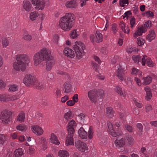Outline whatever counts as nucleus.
I'll return each mask as SVG.
<instances>
[{
  "mask_svg": "<svg viewBox=\"0 0 157 157\" xmlns=\"http://www.w3.org/2000/svg\"><path fill=\"white\" fill-rule=\"evenodd\" d=\"M39 15L38 12L34 11L30 13V18L32 21L35 20Z\"/></svg>",
  "mask_w": 157,
  "mask_h": 157,
  "instance_id": "obj_40",
  "label": "nucleus"
},
{
  "mask_svg": "<svg viewBox=\"0 0 157 157\" xmlns=\"http://www.w3.org/2000/svg\"><path fill=\"white\" fill-rule=\"evenodd\" d=\"M25 118V113L23 112H21L17 117V121H20L21 122H23L24 121Z\"/></svg>",
  "mask_w": 157,
  "mask_h": 157,
  "instance_id": "obj_35",
  "label": "nucleus"
},
{
  "mask_svg": "<svg viewBox=\"0 0 157 157\" xmlns=\"http://www.w3.org/2000/svg\"><path fill=\"white\" fill-rule=\"evenodd\" d=\"M115 91L121 96L124 97L126 95L125 92L124 91H123L122 89L119 86H117L115 89Z\"/></svg>",
  "mask_w": 157,
  "mask_h": 157,
  "instance_id": "obj_36",
  "label": "nucleus"
},
{
  "mask_svg": "<svg viewBox=\"0 0 157 157\" xmlns=\"http://www.w3.org/2000/svg\"><path fill=\"white\" fill-rule=\"evenodd\" d=\"M36 78L31 74H27L25 76L23 82L24 84L27 86L33 85Z\"/></svg>",
  "mask_w": 157,
  "mask_h": 157,
  "instance_id": "obj_6",
  "label": "nucleus"
},
{
  "mask_svg": "<svg viewBox=\"0 0 157 157\" xmlns=\"http://www.w3.org/2000/svg\"><path fill=\"white\" fill-rule=\"evenodd\" d=\"M9 42L7 38H4L2 40V45L3 48H6L9 45Z\"/></svg>",
  "mask_w": 157,
  "mask_h": 157,
  "instance_id": "obj_43",
  "label": "nucleus"
},
{
  "mask_svg": "<svg viewBox=\"0 0 157 157\" xmlns=\"http://www.w3.org/2000/svg\"><path fill=\"white\" fill-rule=\"evenodd\" d=\"M108 126V131L109 133L113 136L116 137L121 135L122 133L121 131L116 132L114 130L113 127L112 123L109 121L107 122Z\"/></svg>",
  "mask_w": 157,
  "mask_h": 157,
  "instance_id": "obj_8",
  "label": "nucleus"
},
{
  "mask_svg": "<svg viewBox=\"0 0 157 157\" xmlns=\"http://www.w3.org/2000/svg\"><path fill=\"white\" fill-rule=\"evenodd\" d=\"M142 15L144 17H151L154 16L153 13L150 11H146L143 13Z\"/></svg>",
  "mask_w": 157,
  "mask_h": 157,
  "instance_id": "obj_44",
  "label": "nucleus"
},
{
  "mask_svg": "<svg viewBox=\"0 0 157 157\" xmlns=\"http://www.w3.org/2000/svg\"><path fill=\"white\" fill-rule=\"evenodd\" d=\"M50 140L51 143L57 145H59L60 144L56 136L54 133H52L51 134V137Z\"/></svg>",
  "mask_w": 157,
  "mask_h": 157,
  "instance_id": "obj_29",
  "label": "nucleus"
},
{
  "mask_svg": "<svg viewBox=\"0 0 157 157\" xmlns=\"http://www.w3.org/2000/svg\"><path fill=\"white\" fill-rule=\"evenodd\" d=\"M74 133H68L66 138L65 144L67 146L74 145V140L73 137Z\"/></svg>",
  "mask_w": 157,
  "mask_h": 157,
  "instance_id": "obj_15",
  "label": "nucleus"
},
{
  "mask_svg": "<svg viewBox=\"0 0 157 157\" xmlns=\"http://www.w3.org/2000/svg\"><path fill=\"white\" fill-rule=\"evenodd\" d=\"M8 94H0V101L2 102L8 101Z\"/></svg>",
  "mask_w": 157,
  "mask_h": 157,
  "instance_id": "obj_31",
  "label": "nucleus"
},
{
  "mask_svg": "<svg viewBox=\"0 0 157 157\" xmlns=\"http://www.w3.org/2000/svg\"><path fill=\"white\" fill-rule=\"evenodd\" d=\"M120 25L121 29L122 31H124L125 30L124 29V28H125L127 26L126 24V23L124 22H121L120 23Z\"/></svg>",
  "mask_w": 157,
  "mask_h": 157,
  "instance_id": "obj_61",
  "label": "nucleus"
},
{
  "mask_svg": "<svg viewBox=\"0 0 157 157\" xmlns=\"http://www.w3.org/2000/svg\"><path fill=\"white\" fill-rule=\"evenodd\" d=\"M96 42L100 43L101 42L103 39V36L101 33L98 31H96L95 34Z\"/></svg>",
  "mask_w": 157,
  "mask_h": 157,
  "instance_id": "obj_30",
  "label": "nucleus"
},
{
  "mask_svg": "<svg viewBox=\"0 0 157 157\" xmlns=\"http://www.w3.org/2000/svg\"><path fill=\"white\" fill-rule=\"evenodd\" d=\"M49 5V3L46 4V2L44 0H42L40 1L37 5L36 6L35 8L38 10H43L45 6L48 7Z\"/></svg>",
  "mask_w": 157,
  "mask_h": 157,
  "instance_id": "obj_18",
  "label": "nucleus"
},
{
  "mask_svg": "<svg viewBox=\"0 0 157 157\" xmlns=\"http://www.w3.org/2000/svg\"><path fill=\"white\" fill-rule=\"evenodd\" d=\"M69 97L67 95H66L62 97L61 99V101L63 103L65 102L67 100L69 99Z\"/></svg>",
  "mask_w": 157,
  "mask_h": 157,
  "instance_id": "obj_56",
  "label": "nucleus"
},
{
  "mask_svg": "<svg viewBox=\"0 0 157 157\" xmlns=\"http://www.w3.org/2000/svg\"><path fill=\"white\" fill-rule=\"evenodd\" d=\"M12 112L5 110L1 112L0 119L3 124H7L11 121Z\"/></svg>",
  "mask_w": 157,
  "mask_h": 157,
  "instance_id": "obj_4",
  "label": "nucleus"
},
{
  "mask_svg": "<svg viewBox=\"0 0 157 157\" xmlns=\"http://www.w3.org/2000/svg\"><path fill=\"white\" fill-rule=\"evenodd\" d=\"M155 36V34L154 31L152 29H150L148 35L146 36V39L149 41H151L154 39Z\"/></svg>",
  "mask_w": 157,
  "mask_h": 157,
  "instance_id": "obj_25",
  "label": "nucleus"
},
{
  "mask_svg": "<svg viewBox=\"0 0 157 157\" xmlns=\"http://www.w3.org/2000/svg\"><path fill=\"white\" fill-rule=\"evenodd\" d=\"M136 19L134 17H132L130 21V28L133 29L136 25Z\"/></svg>",
  "mask_w": 157,
  "mask_h": 157,
  "instance_id": "obj_42",
  "label": "nucleus"
},
{
  "mask_svg": "<svg viewBox=\"0 0 157 157\" xmlns=\"http://www.w3.org/2000/svg\"><path fill=\"white\" fill-rule=\"evenodd\" d=\"M72 100L75 103L78 102V94H75L72 97Z\"/></svg>",
  "mask_w": 157,
  "mask_h": 157,
  "instance_id": "obj_57",
  "label": "nucleus"
},
{
  "mask_svg": "<svg viewBox=\"0 0 157 157\" xmlns=\"http://www.w3.org/2000/svg\"><path fill=\"white\" fill-rule=\"evenodd\" d=\"M147 29L146 28L143 26L140 27L139 26L138 28V29L134 33L133 35V37L134 38H136L138 36L142 35L143 33H145Z\"/></svg>",
  "mask_w": 157,
  "mask_h": 157,
  "instance_id": "obj_13",
  "label": "nucleus"
},
{
  "mask_svg": "<svg viewBox=\"0 0 157 157\" xmlns=\"http://www.w3.org/2000/svg\"><path fill=\"white\" fill-rule=\"evenodd\" d=\"M16 60L20 63L26 66L28 65L29 61L28 56L26 55L21 54L17 55L16 56Z\"/></svg>",
  "mask_w": 157,
  "mask_h": 157,
  "instance_id": "obj_7",
  "label": "nucleus"
},
{
  "mask_svg": "<svg viewBox=\"0 0 157 157\" xmlns=\"http://www.w3.org/2000/svg\"><path fill=\"white\" fill-rule=\"evenodd\" d=\"M115 144L116 147H122L125 144V140L124 139L122 138L121 139L117 138L115 141Z\"/></svg>",
  "mask_w": 157,
  "mask_h": 157,
  "instance_id": "obj_19",
  "label": "nucleus"
},
{
  "mask_svg": "<svg viewBox=\"0 0 157 157\" xmlns=\"http://www.w3.org/2000/svg\"><path fill=\"white\" fill-rule=\"evenodd\" d=\"M117 76L121 81L126 80V77L125 76V70L121 67L117 70Z\"/></svg>",
  "mask_w": 157,
  "mask_h": 157,
  "instance_id": "obj_12",
  "label": "nucleus"
},
{
  "mask_svg": "<svg viewBox=\"0 0 157 157\" xmlns=\"http://www.w3.org/2000/svg\"><path fill=\"white\" fill-rule=\"evenodd\" d=\"M61 90H60L57 89L56 90V91L55 92V96L56 98H60L62 96Z\"/></svg>",
  "mask_w": 157,
  "mask_h": 157,
  "instance_id": "obj_55",
  "label": "nucleus"
},
{
  "mask_svg": "<svg viewBox=\"0 0 157 157\" xmlns=\"http://www.w3.org/2000/svg\"><path fill=\"white\" fill-rule=\"evenodd\" d=\"M22 38L25 40L27 41H30L32 39V36L30 35L25 34H24Z\"/></svg>",
  "mask_w": 157,
  "mask_h": 157,
  "instance_id": "obj_49",
  "label": "nucleus"
},
{
  "mask_svg": "<svg viewBox=\"0 0 157 157\" xmlns=\"http://www.w3.org/2000/svg\"><path fill=\"white\" fill-rule=\"evenodd\" d=\"M73 48L75 53L76 57L77 59L81 58L85 55V52L84 50L85 49V46L81 41H76Z\"/></svg>",
  "mask_w": 157,
  "mask_h": 157,
  "instance_id": "obj_3",
  "label": "nucleus"
},
{
  "mask_svg": "<svg viewBox=\"0 0 157 157\" xmlns=\"http://www.w3.org/2000/svg\"><path fill=\"white\" fill-rule=\"evenodd\" d=\"M37 89L39 90H42L44 88V84L42 82H40L36 79L35 82L33 85Z\"/></svg>",
  "mask_w": 157,
  "mask_h": 157,
  "instance_id": "obj_26",
  "label": "nucleus"
},
{
  "mask_svg": "<svg viewBox=\"0 0 157 157\" xmlns=\"http://www.w3.org/2000/svg\"><path fill=\"white\" fill-rule=\"evenodd\" d=\"M147 57L146 56H144L142 59V63L143 66H144L146 62L147 65L149 67H153L154 66V63L153 62L150 58H147L146 59V58Z\"/></svg>",
  "mask_w": 157,
  "mask_h": 157,
  "instance_id": "obj_14",
  "label": "nucleus"
},
{
  "mask_svg": "<svg viewBox=\"0 0 157 157\" xmlns=\"http://www.w3.org/2000/svg\"><path fill=\"white\" fill-rule=\"evenodd\" d=\"M128 0H119V3L121 7H124L125 4H128Z\"/></svg>",
  "mask_w": 157,
  "mask_h": 157,
  "instance_id": "obj_52",
  "label": "nucleus"
},
{
  "mask_svg": "<svg viewBox=\"0 0 157 157\" xmlns=\"http://www.w3.org/2000/svg\"><path fill=\"white\" fill-rule=\"evenodd\" d=\"M13 66L14 69L16 71H24L26 69V65H24L18 62H15L13 63Z\"/></svg>",
  "mask_w": 157,
  "mask_h": 157,
  "instance_id": "obj_16",
  "label": "nucleus"
},
{
  "mask_svg": "<svg viewBox=\"0 0 157 157\" xmlns=\"http://www.w3.org/2000/svg\"><path fill=\"white\" fill-rule=\"evenodd\" d=\"M152 79V77L150 75L143 77L142 79L143 80V85H148L151 82Z\"/></svg>",
  "mask_w": 157,
  "mask_h": 157,
  "instance_id": "obj_23",
  "label": "nucleus"
},
{
  "mask_svg": "<svg viewBox=\"0 0 157 157\" xmlns=\"http://www.w3.org/2000/svg\"><path fill=\"white\" fill-rule=\"evenodd\" d=\"M74 17V14L72 13H66L59 20V27L64 31H67L70 30L73 26Z\"/></svg>",
  "mask_w": 157,
  "mask_h": 157,
  "instance_id": "obj_1",
  "label": "nucleus"
},
{
  "mask_svg": "<svg viewBox=\"0 0 157 157\" xmlns=\"http://www.w3.org/2000/svg\"><path fill=\"white\" fill-rule=\"evenodd\" d=\"M8 139L7 135L4 134H0V144H3Z\"/></svg>",
  "mask_w": 157,
  "mask_h": 157,
  "instance_id": "obj_39",
  "label": "nucleus"
},
{
  "mask_svg": "<svg viewBox=\"0 0 157 157\" xmlns=\"http://www.w3.org/2000/svg\"><path fill=\"white\" fill-rule=\"evenodd\" d=\"M144 25L146 28L149 29L151 26V22L150 21H147Z\"/></svg>",
  "mask_w": 157,
  "mask_h": 157,
  "instance_id": "obj_63",
  "label": "nucleus"
},
{
  "mask_svg": "<svg viewBox=\"0 0 157 157\" xmlns=\"http://www.w3.org/2000/svg\"><path fill=\"white\" fill-rule=\"evenodd\" d=\"M78 36L77 33V30L76 29L74 30L71 32L70 34V36L72 39L76 38Z\"/></svg>",
  "mask_w": 157,
  "mask_h": 157,
  "instance_id": "obj_45",
  "label": "nucleus"
},
{
  "mask_svg": "<svg viewBox=\"0 0 157 157\" xmlns=\"http://www.w3.org/2000/svg\"><path fill=\"white\" fill-rule=\"evenodd\" d=\"M51 53L50 51L46 48H42L41 49L40 52L36 53L33 57L34 65L37 66L46 59H52V57L51 56Z\"/></svg>",
  "mask_w": 157,
  "mask_h": 157,
  "instance_id": "obj_2",
  "label": "nucleus"
},
{
  "mask_svg": "<svg viewBox=\"0 0 157 157\" xmlns=\"http://www.w3.org/2000/svg\"><path fill=\"white\" fill-rule=\"evenodd\" d=\"M63 89L64 92L66 93H69L71 91V86L70 82H65L63 85Z\"/></svg>",
  "mask_w": 157,
  "mask_h": 157,
  "instance_id": "obj_21",
  "label": "nucleus"
},
{
  "mask_svg": "<svg viewBox=\"0 0 157 157\" xmlns=\"http://www.w3.org/2000/svg\"><path fill=\"white\" fill-rule=\"evenodd\" d=\"M146 111L147 112H149L152 109L151 106L149 104H147L145 107Z\"/></svg>",
  "mask_w": 157,
  "mask_h": 157,
  "instance_id": "obj_64",
  "label": "nucleus"
},
{
  "mask_svg": "<svg viewBox=\"0 0 157 157\" xmlns=\"http://www.w3.org/2000/svg\"><path fill=\"white\" fill-rule=\"evenodd\" d=\"M75 145L76 147L81 151L84 152L85 150H87V145L80 140L76 141Z\"/></svg>",
  "mask_w": 157,
  "mask_h": 157,
  "instance_id": "obj_9",
  "label": "nucleus"
},
{
  "mask_svg": "<svg viewBox=\"0 0 157 157\" xmlns=\"http://www.w3.org/2000/svg\"><path fill=\"white\" fill-rule=\"evenodd\" d=\"M124 128L125 130L130 132H133V128L132 127L128 124H126L124 125Z\"/></svg>",
  "mask_w": 157,
  "mask_h": 157,
  "instance_id": "obj_53",
  "label": "nucleus"
},
{
  "mask_svg": "<svg viewBox=\"0 0 157 157\" xmlns=\"http://www.w3.org/2000/svg\"><path fill=\"white\" fill-rule=\"evenodd\" d=\"M98 93H101L100 98H102L104 94V91L102 90H100L98 92L97 90L94 89L88 91V96L91 102L94 103L96 102L97 98L98 97Z\"/></svg>",
  "mask_w": 157,
  "mask_h": 157,
  "instance_id": "obj_5",
  "label": "nucleus"
},
{
  "mask_svg": "<svg viewBox=\"0 0 157 157\" xmlns=\"http://www.w3.org/2000/svg\"><path fill=\"white\" fill-rule=\"evenodd\" d=\"M131 74L135 76L138 75L140 77L142 75V73L139 70L136 69V68L135 67H133L132 69Z\"/></svg>",
  "mask_w": 157,
  "mask_h": 157,
  "instance_id": "obj_37",
  "label": "nucleus"
},
{
  "mask_svg": "<svg viewBox=\"0 0 157 157\" xmlns=\"http://www.w3.org/2000/svg\"><path fill=\"white\" fill-rule=\"evenodd\" d=\"M72 113L71 112L69 111L64 115V118L67 121L69 119H71L72 118Z\"/></svg>",
  "mask_w": 157,
  "mask_h": 157,
  "instance_id": "obj_41",
  "label": "nucleus"
},
{
  "mask_svg": "<svg viewBox=\"0 0 157 157\" xmlns=\"http://www.w3.org/2000/svg\"><path fill=\"white\" fill-rule=\"evenodd\" d=\"M9 91L13 92L18 90V87L15 84H12L9 86Z\"/></svg>",
  "mask_w": 157,
  "mask_h": 157,
  "instance_id": "obj_34",
  "label": "nucleus"
},
{
  "mask_svg": "<svg viewBox=\"0 0 157 157\" xmlns=\"http://www.w3.org/2000/svg\"><path fill=\"white\" fill-rule=\"evenodd\" d=\"M112 31L115 34L116 33L117 29V25L115 24H113L112 26Z\"/></svg>",
  "mask_w": 157,
  "mask_h": 157,
  "instance_id": "obj_58",
  "label": "nucleus"
},
{
  "mask_svg": "<svg viewBox=\"0 0 157 157\" xmlns=\"http://www.w3.org/2000/svg\"><path fill=\"white\" fill-rule=\"evenodd\" d=\"M6 84L2 79L0 78V89L5 87Z\"/></svg>",
  "mask_w": 157,
  "mask_h": 157,
  "instance_id": "obj_59",
  "label": "nucleus"
},
{
  "mask_svg": "<svg viewBox=\"0 0 157 157\" xmlns=\"http://www.w3.org/2000/svg\"><path fill=\"white\" fill-rule=\"evenodd\" d=\"M66 6L67 8H74L77 6L76 1L75 0H71L67 2L66 3Z\"/></svg>",
  "mask_w": 157,
  "mask_h": 157,
  "instance_id": "obj_28",
  "label": "nucleus"
},
{
  "mask_svg": "<svg viewBox=\"0 0 157 157\" xmlns=\"http://www.w3.org/2000/svg\"><path fill=\"white\" fill-rule=\"evenodd\" d=\"M127 140L129 145H132L133 144L134 139L132 136H128L127 137Z\"/></svg>",
  "mask_w": 157,
  "mask_h": 157,
  "instance_id": "obj_51",
  "label": "nucleus"
},
{
  "mask_svg": "<svg viewBox=\"0 0 157 157\" xmlns=\"http://www.w3.org/2000/svg\"><path fill=\"white\" fill-rule=\"evenodd\" d=\"M141 57L139 55H134L132 57L133 60L136 63H138L140 60Z\"/></svg>",
  "mask_w": 157,
  "mask_h": 157,
  "instance_id": "obj_50",
  "label": "nucleus"
},
{
  "mask_svg": "<svg viewBox=\"0 0 157 157\" xmlns=\"http://www.w3.org/2000/svg\"><path fill=\"white\" fill-rule=\"evenodd\" d=\"M132 14V13L130 11H128L125 13L124 15L123 16V18H124L125 17H127V19Z\"/></svg>",
  "mask_w": 157,
  "mask_h": 157,
  "instance_id": "obj_62",
  "label": "nucleus"
},
{
  "mask_svg": "<svg viewBox=\"0 0 157 157\" xmlns=\"http://www.w3.org/2000/svg\"><path fill=\"white\" fill-rule=\"evenodd\" d=\"M94 134V131L92 127L90 126L89 128L88 132V137L89 139H91L93 138V135Z\"/></svg>",
  "mask_w": 157,
  "mask_h": 157,
  "instance_id": "obj_48",
  "label": "nucleus"
},
{
  "mask_svg": "<svg viewBox=\"0 0 157 157\" xmlns=\"http://www.w3.org/2000/svg\"><path fill=\"white\" fill-rule=\"evenodd\" d=\"M136 51V48H129L127 50V52L129 54H131L133 52Z\"/></svg>",
  "mask_w": 157,
  "mask_h": 157,
  "instance_id": "obj_60",
  "label": "nucleus"
},
{
  "mask_svg": "<svg viewBox=\"0 0 157 157\" xmlns=\"http://www.w3.org/2000/svg\"><path fill=\"white\" fill-rule=\"evenodd\" d=\"M58 155L60 157H69L68 152L65 150L59 151L58 152Z\"/></svg>",
  "mask_w": 157,
  "mask_h": 157,
  "instance_id": "obj_32",
  "label": "nucleus"
},
{
  "mask_svg": "<svg viewBox=\"0 0 157 157\" xmlns=\"http://www.w3.org/2000/svg\"><path fill=\"white\" fill-rule=\"evenodd\" d=\"M23 152L21 148L17 149L14 152V157H21Z\"/></svg>",
  "mask_w": 157,
  "mask_h": 157,
  "instance_id": "obj_33",
  "label": "nucleus"
},
{
  "mask_svg": "<svg viewBox=\"0 0 157 157\" xmlns=\"http://www.w3.org/2000/svg\"><path fill=\"white\" fill-rule=\"evenodd\" d=\"M23 6L25 10L27 12H29L31 10L32 5L30 2L29 1H23Z\"/></svg>",
  "mask_w": 157,
  "mask_h": 157,
  "instance_id": "obj_20",
  "label": "nucleus"
},
{
  "mask_svg": "<svg viewBox=\"0 0 157 157\" xmlns=\"http://www.w3.org/2000/svg\"><path fill=\"white\" fill-rule=\"evenodd\" d=\"M114 111L113 108L111 107L106 108V115L109 118H112L113 116Z\"/></svg>",
  "mask_w": 157,
  "mask_h": 157,
  "instance_id": "obj_24",
  "label": "nucleus"
},
{
  "mask_svg": "<svg viewBox=\"0 0 157 157\" xmlns=\"http://www.w3.org/2000/svg\"><path fill=\"white\" fill-rule=\"evenodd\" d=\"M36 140L39 144L45 145L46 144V139L43 137L37 138L36 139Z\"/></svg>",
  "mask_w": 157,
  "mask_h": 157,
  "instance_id": "obj_46",
  "label": "nucleus"
},
{
  "mask_svg": "<svg viewBox=\"0 0 157 157\" xmlns=\"http://www.w3.org/2000/svg\"><path fill=\"white\" fill-rule=\"evenodd\" d=\"M53 59V58L52 57V59H46V60H47L46 63V69L48 71H50L54 64V63L52 60Z\"/></svg>",
  "mask_w": 157,
  "mask_h": 157,
  "instance_id": "obj_27",
  "label": "nucleus"
},
{
  "mask_svg": "<svg viewBox=\"0 0 157 157\" xmlns=\"http://www.w3.org/2000/svg\"><path fill=\"white\" fill-rule=\"evenodd\" d=\"M77 124L73 120L69 122L67 127L68 133H74V128L76 127Z\"/></svg>",
  "mask_w": 157,
  "mask_h": 157,
  "instance_id": "obj_10",
  "label": "nucleus"
},
{
  "mask_svg": "<svg viewBox=\"0 0 157 157\" xmlns=\"http://www.w3.org/2000/svg\"><path fill=\"white\" fill-rule=\"evenodd\" d=\"M19 98L18 95H13L10 96L9 94L8 101H13L18 99Z\"/></svg>",
  "mask_w": 157,
  "mask_h": 157,
  "instance_id": "obj_47",
  "label": "nucleus"
},
{
  "mask_svg": "<svg viewBox=\"0 0 157 157\" xmlns=\"http://www.w3.org/2000/svg\"><path fill=\"white\" fill-rule=\"evenodd\" d=\"M32 132L36 135L38 136L42 135L44 132L42 128L37 125H32L31 127Z\"/></svg>",
  "mask_w": 157,
  "mask_h": 157,
  "instance_id": "obj_11",
  "label": "nucleus"
},
{
  "mask_svg": "<svg viewBox=\"0 0 157 157\" xmlns=\"http://www.w3.org/2000/svg\"><path fill=\"white\" fill-rule=\"evenodd\" d=\"M78 133L79 136L82 139H86L87 138V134L83 128L81 127L79 129Z\"/></svg>",
  "mask_w": 157,
  "mask_h": 157,
  "instance_id": "obj_22",
  "label": "nucleus"
},
{
  "mask_svg": "<svg viewBox=\"0 0 157 157\" xmlns=\"http://www.w3.org/2000/svg\"><path fill=\"white\" fill-rule=\"evenodd\" d=\"M144 43V40L142 38L139 37L137 39V43L139 46H142Z\"/></svg>",
  "mask_w": 157,
  "mask_h": 157,
  "instance_id": "obj_54",
  "label": "nucleus"
},
{
  "mask_svg": "<svg viewBox=\"0 0 157 157\" xmlns=\"http://www.w3.org/2000/svg\"><path fill=\"white\" fill-rule=\"evenodd\" d=\"M63 52L66 56L71 58L74 57L75 56L73 51L68 48H65L64 49Z\"/></svg>",
  "mask_w": 157,
  "mask_h": 157,
  "instance_id": "obj_17",
  "label": "nucleus"
},
{
  "mask_svg": "<svg viewBox=\"0 0 157 157\" xmlns=\"http://www.w3.org/2000/svg\"><path fill=\"white\" fill-rule=\"evenodd\" d=\"M27 128L26 125L23 124H20L18 125L16 127V129L19 131L21 132L25 131Z\"/></svg>",
  "mask_w": 157,
  "mask_h": 157,
  "instance_id": "obj_38",
  "label": "nucleus"
}]
</instances>
